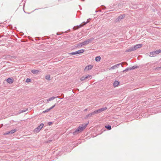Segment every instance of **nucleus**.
Returning a JSON list of instances; mask_svg holds the SVG:
<instances>
[{
    "label": "nucleus",
    "instance_id": "nucleus-5",
    "mask_svg": "<svg viewBox=\"0 0 161 161\" xmlns=\"http://www.w3.org/2000/svg\"><path fill=\"white\" fill-rule=\"evenodd\" d=\"M93 65L92 64H89L87 65L84 68V70L85 71L87 72L89 71L92 69Z\"/></svg>",
    "mask_w": 161,
    "mask_h": 161
},
{
    "label": "nucleus",
    "instance_id": "nucleus-16",
    "mask_svg": "<svg viewBox=\"0 0 161 161\" xmlns=\"http://www.w3.org/2000/svg\"><path fill=\"white\" fill-rule=\"evenodd\" d=\"M55 106V104H54L53 106H52V107H51L50 108H49V109H47L45 111H44V112H48V111H49V110L52 109V108H53Z\"/></svg>",
    "mask_w": 161,
    "mask_h": 161
},
{
    "label": "nucleus",
    "instance_id": "nucleus-11",
    "mask_svg": "<svg viewBox=\"0 0 161 161\" xmlns=\"http://www.w3.org/2000/svg\"><path fill=\"white\" fill-rule=\"evenodd\" d=\"M107 107L102 108L98 109L99 111V112L100 113L101 112L106 110L107 109Z\"/></svg>",
    "mask_w": 161,
    "mask_h": 161
},
{
    "label": "nucleus",
    "instance_id": "nucleus-28",
    "mask_svg": "<svg viewBox=\"0 0 161 161\" xmlns=\"http://www.w3.org/2000/svg\"><path fill=\"white\" fill-rule=\"evenodd\" d=\"M52 124V122H49L48 123V124L49 125H50Z\"/></svg>",
    "mask_w": 161,
    "mask_h": 161
},
{
    "label": "nucleus",
    "instance_id": "nucleus-7",
    "mask_svg": "<svg viewBox=\"0 0 161 161\" xmlns=\"http://www.w3.org/2000/svg\"><path fill=\"white\" fill-rule=\"evenodd\" d=\"M125 17L124 14L121 15L119 16L117 19V21H119L123 19Z\"/></svg>",
    "mask_w": 161,
    "mask_h": 161
},
{
    "label": "nucleus",
    "instance_id": "nucleus-26",
    "mask_svg": "<svg viewBox=\"0 0 161 161\" xmlns=\"http://www.w3.org/2000/svg\"><path fill=\"white\" fill-rule=\"evenodd\" d=\"M70 54L71 55H75V54H76V52H74L71 53H70Z\"/></svg>",
    "mask_w": 161,
    "mask_h": 161
},
{
    "label": "nucleus",
    "instance_id": "nucleus-19",
    "mask_svg": "<svg viewBox=\"0 0 161 161\" xmlns=\"http://www.w3.org/2000/svg\"><path fill=\"white\" fill-rule=\"evenodd\" d=\"M55 98V97H51V98H50L48 99L47 100V101L48 102L49 101L52 100L54 99Z\"/></svg>",
    "mask_w": 161,
    "mask_h": 161
},
{
    "label": "nucleus",
    "instance_id": "nucleus-3",
    "mask_svg": "<svg viewBox=\"0 0 161 161\" xmlns=\"http://www.w3.org/2000/svg\"><path fill=\"white\" fill-rule=\"evenodd\" d=\"M44 126V124L42 123L39 126H38L33 131L35 133L38 132L39 131L42 129Z\"/></svg>",
    "mask_w": 161,
    "mask_h": 161
},
{
    "label": "nucleus",
    "instance_id": "nucleus-12",
    "mask_svg": "<svg viewBox=\"0 0 161 161\" xmlns=\"http://www.w3.org/2000/svg\"><path fill=\"white\" fill-rule=\"evenodd\" d=\"M84 52L83 49H81L78 51H76V54H78L83 53Z\"/></svg>",
    "mask_w": 161,
    "mask_h": 161
},
{
    "label": "nucleus",
    "instance_id": "nucleus-4",
    "mask_svg": "<svg viewBox=\"0 0 161 161\" xmlns=\"http://www.w3.org/2000/svg\"><path fill=\"white\" fill-rule=\"evenodd\" d=\"M92 40L91 39H88L84 42H82L80 44L81 46H82L86 45L88 44L89 43H91Z\"/></svg>",
    "mask_w": 161,
    "mask_h": 161
},
{
    "label": "nucleus",
    "instance_id": "nucleus-14",
    "mask_svg": "<svg viewBox=\"0 0 161 161\" xmlns=\"http://www.w3.org/2000/svg\"><path fill=\"white\" fill-rule=\"evenodd\" d=\"M160 53H161V50H157L153 52V53H155V55L158 54Z\"/></svg>",
    "mask_w": 161,
    "mask_h": 161
},
{
    "label": "nucleus",
    "instance_id": "nucleus-23",
    "mask_svg": "<svg viewBox=\"0 0 161 161\" xmlns=\"http://www.w3.org/2000/svg\"><path fill=\"white\" fill-rule=\"evenodd\" d=\"M89 22L88 21H87L86 23H85L83 24L82 25L80 24L79 26H78V28H80L81 27L83 26V25H85L86 23Z\"/></svg>",
    "mask_w": 161,
    "mask_h": 161
},
{
    "label": "nucleus",
    "instance_id": "nucleus-21",
    "mask_svg": "<svg viewBox=\"0 0 161 161\" xmlns=\"http://www.w3.org/2000/svg\"><path fill=\"white\" fill-rule=\"evenodd\" d=\"M105 127L106 128L108 129V130H110L111 129V126L110 125L105 126Z\"/></svg>",
    "mask_w": 161,
    "mask_h": 161
},
{
    "label": "nucleus",
    "instance_id": "nucleus-25",
    "mask_svg": "<svg viewBox=\"0 0 161 161\" xmlns=\"http://www.w3.org/2000/svg\"><path fill=\"white\" fill-rule=\"evenodd\" d=\"M31 81V80L30 79H27L26 80V82H30Z\"/></svg>",
    "mask_w": 161,
    "mask_h": 161
},
{
    "label": "nucleus",
    "instance_id": "nucleus-20",
    "mask_svg": "<svg viewBox=\"0 0 161 161\" xmlns=\"http://www.w3.org/2000/svg\"><path fill=\"white\" fill-rule=\"evenodd\" d=\"M16 131V130L15 129L12 130L11 131H8V133H13Z\"/></svg>",
    "mask_w": 161,
    "mask_h": 161
},
{
    "label": "nucleus",
    "instance_id": "nucleus-2",
    "mask_svg": "<svg viewBox=\"0 0 161 161\" xmlns=\"http://www.w3.org/2000/svg\"><path fill=\"white\" fill-rule=\"evenodd\" d=\"M142 45L141 44H137L133 47H130L128 50L126 51V52H130L135 51L138 48L141 47Z\"/></svg>",
    "mask_w": 161,
    "mask_h": 161
},
{
    "label": "nucleus",
    "instance_id": "nucleus-9",
    "mask_svg": "<svg viewBox=\"0 0 161 161\" xmlns=\"http://www.w3.org/2000/svg\"><path fill=\"white\" fill-rule=\"evenodd\" d=\"M119 85V82L118 81L115 80L113 83V86L114 87L118 86Z\"/></svg>",
    "mask_w": 161,
    "mask_h": 161
},
{
    "label": "nucleus",
    "instance_id": "nucleus-6",
    "mask_svg": "<svg viewBox=\"0 0 161 161\" xmlns=\"http://www.w3.org/2000/svg\"><path fill=\"white\" fill-rule=\"evenodd\" d=\"M92 76L90 75H87L86 76H83L80 78V80L81 81H83L87 79L90 80L92 79Z\"/></svg>",
    "mask_w": 161,
    "mask_h": 161
},
{
    "label": "nucleus",
    "instance_id": "nucleus-8",
    "mask_svg": "<svg viewBox=\"0 0 161 161\" xmlns=\"http://www.w3.org/2000/svg\"><path fill=\"white\" fill-rule=\"evenodd\" d=\"M99 113H100V112L99 111V110L98 109L97 110H95L93 112L90 114H88V116H91L95 114H97Z\"/></svg>",
    "mask_w": 161,
    "mask_h": 161
},
{
    "label": "nucleus",
    "instance_id": "nucleus-22",
    "mask_svg": "<svg viewBox=\"0 0 161 161\" xmlns=\"http://www.w3.org/2000/svg\"><path fill=\"white\" fill-rule=\"evenodd\" d=\"M161 69V67H158L155 68L154 69L155 71H159V70H160Z\"/></svg>",
    "mask_w": 161,
    "mask_h": 161
},
{
    "label": "nucleus",
    "instance_id": "nucleus-10",
    "mask_svg": "<svg viewBox=\"0 0 161 161\" xmlns=\"http://www.w3.org/2000/svg\"><path fill=\"white\" fill-rule=\"evenodd\" d=\"M31 72L34 74H37L39 73L40 71L36 69H33L31 70Z\"/></svg>",
    "mask_w": 161,
    "mask_h": 161
},
{
    "label": "nucleus",
    "instance_id": "nucleus-27",
    "mask_svg": "<svg viewBox=\"0 0 161 161\" xmlns=\"http://www.w3.org/2000/svg\"><path fill=\"white\" fill-rule=\"evenodd\" d=\"M9 133H8V132L7 133H4L3 134L4 135H7L8 134H9Z\"/></svg>",
    "mask_w": 161,
    "mask_h": 161
},
{
    "label": "nucleus",
    "instance_id": "nucleus-13",
    "mask_svg": "<svg viewBox=\"0 0 161 161\" xmlns=\"http://www.w3.org/2000/svg\"><path fill=\"white\" fill-rule=\"evenodd\" d=\"M7 81L8 83L9 84H11L13 83V80L10 78H8L7 80Z\"/></svg>",
    "mask_w": 161,
    "mask_h": 161
},
{
    "label": "nucleus",
    "instance_id": "nucleus-17",
    "mask_svg": "<svg viewBox=\"0 0 161 161\" xmlns=\"http://www.w3.org/2000/svg\"><path fill=\"white\" fill-rule=\"evenodd\" d=\"M120 64H116V65H115L114 66H113L111 68V69H115V68H117V66L119 65Z\"/></svg>",
    "mask_w": 161,
    "mask_h": 161
},
{
    "label": "nucleus",
    "instance_id": "nucleus-1",
    "mask_svg": "<svg viewBox=\"0 0 161 161\" xmlns=\"http://www.w3.org/2000/svg\"><path fill=\"white\" fill-rule=\"evenodd\" d=\"M88 124V123H86L80 125L73 132V134L76 135L82 132L86 128Z\"/></svg>",
    "mask_w": 161,
    "mask_h": 161
},
{
    "label": "nucleus",
    "instance_id": "nucleus-15",
    "mask_svg": "<svg viewBox=\"0 0 161 161\" xmlns=\"http://www.w3.org/2000/svg\"><path fill=\"white\" fill-rule=\"evenodd\" d=\"M101 59V57L100 56L97 57L95 58V60L97 62H99Z\"/></svg>",
    "mask_w": 161,
    "mask_h": 161
},
{
    "label": "nucleus",
    "instance_id": "nucleus-24",
    "mask_svg": "<svg viewBox=\"0 0 161 161\" xmlns=\"http://www.w3.org/2000/svg\"><path fill=\"white\" fill-rule=\"evenodd\" d=\"M155 55V53H153V52L150 53V56L153 57V55Z\"/></svg>",
    "mask_w": 161,
    "mask_h": 161
},
{
    "label": "nucleus",
    "instance_id": "nucleus-18",
    "mask_svg": "<svg viewBox=\"0 0 161 161\" xmlns=\"http://www.w3.org/2000/svg\"><path fill=\"white\" fill-rule=\"evenodd\" d=\"M45 78L46 79L48 80H50L51 79L50 75H46L45 77Z\"/></svg>",
    "mask_w": 161,
    "mask_h": 161
}]
</instances>
